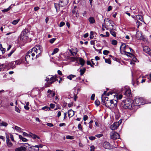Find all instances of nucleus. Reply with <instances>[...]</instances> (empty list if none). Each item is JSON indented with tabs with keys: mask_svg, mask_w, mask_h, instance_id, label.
Wrapping results in <instances>:
<instances>
[{
	"mask_svg": "<svg viewBox=\"0 0 151 151\" xmlns=\"http://www.w3.org/2000/svg\"><path fill=\"white\" fill-rule=\"evenodd\" d=\"M133 102L132 100L130 99H127L124 100L122 103V107L125 109H130L132 107V102Z\"/></svg>",
	"mask_w": 151,
	"mask_h": 151,
	"instance_id": "f257e3e1",
	"label": "nucleus"
},
{
	"mask_svg": "<svg viewBox=\"0 0 151 151\" xmlns=\"http://www.w3.org/2000/svg\"><path fill=\"white\" fill-rule=\"evenodd\" d=\"M106 107L111 108L116 107L117 106V101L116 100H110L103 104Z\"/></svg>",
	"mask_w": 151,
	"mask_h": 151,
	"instance_id": "f03ea898",
	"label": "nucleus"
},
{
	"mask_svg": "<svg viewBox=\"0 0 151 151\" xmlns=\"http://www.w3.org/2000/svg\"><path fill=\"white\" fill-rule=\"evenodd\" d=\"M57 76H51V77L49 78L46 77L45 80L47 82L45 84V87H47L50 86V85L53 82L57 81Z\"/></svg>",
	"mask_w": 151,
	"mask_h": 151,
	"instance_id": "7ed1b4c3",
	"label": "nucleus"
},
{
	"mask_svg": "<svg viewBox=\"0 0 151 151\" xmlns=\"http://www.w3.org/2000/svg\"><path fill=\"white\" fill-rule=\"evenodd\" d=\"M29 33L28 29H25L21 33L20 39L22 40L23 42L26 41L28 37V35Z\"/></svg>",
	"mask_w": 151,
	"mask_h": 151,
	"instance_id": "20e7f679",
	"label": "nucleus"
},
{
	"mask_svg": "<svg viewBox=\"0 0 151 151\" xmlns=\"http://www.w3.org/2000/svg\"><path fill=\"white\" fill-rule=\"evenodd\" d=\"M42 48L39 45H37L32 48L34 53L36 54V58H37L40 55L42 51Z\"/></svg>",
	"mask_w": 151,
	"mask_h": 151,
	"instance_id": "39448f33",
	"label": "nucleus"
},
{
	"mask_svg": "<svg viewBox=\"0 0 151 151\" xmlns=\"http://www.w3.org/2000/svg\"><path fill=\"white\" fill-rule=\"evenodd\" d=\"M145 104L144 100L143 98L141 97H136L134 99V104L137 106H139Z\"/></svg>",
	"mask_w": 151,
	"mask_h": 151,
	"instance_id": "423d86ee",
	"label": "nucleus"
},
{
	"mask_svg": "<svg viewBox=\"0 0 151 151\" xmlns=\"http://www.w3.org/2000/svg\"><path fill=\"white\" fill-rule=\"evenodd\" d=\"M111 139H116L120 138V135L117 133L115 132V131H113L110 134Z\"/></svg>",
	"mask_w": 151,
	"mask_h": 151,
	"instance_id": "0eeeda50",
	"label": "nucleus"
},
{
	"mask_svg": "<svg viewBox=\"0 0 151 151\" xmlns=\"http://www.w3.org/2000/svg\"><path fill=\"white\" fill-rule=\"evenodd\" d=\"M5 63V66H6V68L7 69H13L16 67V66L14 64L15 61H13L9 63L6 62Z\"/></svg>",
	"mask_w": 151,
	"mask_h": 151,
	"instance_id": "6e6552de",
	"label": "nucleus"
},
{
	"mask_svg": "<svg viewBox=\"0 0 151 151\" xmlns=\"http://www.w3.org/2000/svg\"><path fill=\"white\" fill-rule=\"evenodd\" d=\"M69 2V0H60L59 2V5L62 7L67 5Z\"/></svg>",
	"mask_w": 151,
	"mask_h": 151,
	"instance_id": "1a4fd4ad",
	"label": "nucleus"
},
{
	"mask_svg": "<svg viewBox=\"0 0 151 151\" xmlns=\"http://www.w3.org/2000/svg\"><path fill=\"white\" fill-rule=\"evenodd\" d=\"M120 124L119 122H115L110 126V128L113 131H114L115 129L117 128Z\"/></svg>",
	"mask_w": 151,
	"mask_h": 151,
	"instance_id": "9d476101",
	"label": "nucleus"
},
{
	"mask_svg": "<svg viewBox=\"0 0 151 151\" xmlns=\"http://www.w3.org/2000/svg\"><path fill=\"white\" fill-rule=\"evenodd\" d=\"M103 147L106 149H111L112 148V147L111 146L110 143L107 142H104L103 143Z\"/></svg>",
	"mask_w": 151,
	"mask_h": 151,
	"instance_id": "9b49d317",
	"label": "nucleus"
},
{
	"mask_svg": "<svg viewBox=\"0 0 151 151\" xmlns=\"http://www.w3.org/2000/svg\"><path fill=\"white\" fill-rule=\"evenodd\" d=\"M128 48H129L128 45H126L124 43H123L120 47V50L121 51L125 52L126 50H127Z\"/></svg>",
	"mask_w": 151,
	"mask_h": 151,
	"instance_id": "f8f14e48",
	"label": "nucleus"
},
{
	"mask_svg": "<svg viewBox=\"0 0 151 151\" xmlns=\"http://www.w3.org/2000/svg\"><path fill=\"white\" fill-rule=\"evenodd\" d=\"M143 50L146 53L151 56V49L147 46H145L143 47Z\"/></svg>",
	"mask_w": 151,
	"mask_h": 151,
	"instance_id": "ddd939ff",
	"label": "nucleus"
},
{
	"mask_svg": "<svg viewBox=\"0 0 151 151\" xmlns=\"http://www.w3.org/2000/svg\"><path fill=\"white\" fill-rule=\"evenodd\" d=\"M39 150V147L38 145H36L35 146L30 147L29 150V151H38Z\"/></svg>",
	"mask_w": 151,
	"mask_h": 151,
	"instance_id": "4468645a",
	"label": "nucleus"
},
{
	"mask_svg": "<svg viewBox=\"0 0 151 151\" xmlns=\"http://www.w3.org/2000/svg\"><path fill=\"white\" fill-rule=\"evenodd\" d=\"M102 99V104H104L106 101H109V98L107 97H104L103 95H102L101 97Z\"/></svg>",
	"mask_w": 151,
	"mask_h": 151,
	"instance_id": "2eb2a0df",
	"label": "nucleus"
},
{
	"mask_svg": "<svg viewBox=\"0 0 151 151\" xmlns=\"http://www.w3.org/2000/svg\"><path fill=\"white\" fill-rule=\"evenodd\" d=\"M27 54H29V55H30L31 58H33V57H34L35 55V53H34L33 50H32V49L29 50Z\"/></svg>",
	"mask_w": 151,
	"mask_h": 151,
	"instance_id": "dca6fc26",
	"label": "nucleus"
},
{
	"mask_svg": "<svg viewBox=\"0 0 151 151\" xmlns=\"http://www.w3.org/2000/svg\"><path fill=\"white\" fill-rule=\"evenodd\" d=\"M124 94L127 97H130L131 96V91L129 89L126 90L124 93Z\"/></svg>",
	"mask_w": 151,
	"mask_h": 151,
	"instance_id": "f3484780",
	"label": "nucleus"
},
{
	"mask_svg": "<svg viewBox=\"0 0 151 151\" xmlns=\"http://www.w3.org/2000/svg\"><path fill=\"white\" fill-rule=\"evenodd\" d=\"M74 115V111L72 109H70L68 111V115L69 118L72 117Z\"/></svg>",
	"mask_w": 151,
	"mask_h": 151,
	"instance_id": "a211bd4d",
	"label": "nucleus"
},
{
	"mask_svg": "<svg viewBox=\"0 0 151 151\" xmlns=\"http://www.w3.org/2000/svg\"><path fill=\"white\" fill-rule=\"evenodd\" d=\"M26 150V148L25 147L21 146L20 147L15 149V151H21L22 150L25 151Z\"/></svg>",
	"mask_w": 151,
	"mask_h": 151,
	"instance_id": "6ab92c4d",
	"label": "nucleus"
},
{
	"mask_svg": "<svg viewBox=\"0 0 151 151\" xmlns=\"http://www.w3.org/2000/svg\"><path fill=\"white\" fill-rule=\"evenodd\" d=\"M29 55L26 53L25 56V59L27 62H28L31 59L32 60L33 59V58H31L30 55Z\"/></svg>",
	"mask_w": 151,
	"mask_h": 151,
	"instance_id": "aec40b11",
	"label": "nucleus"
},
{
	"mask_svg": "<svg viewBox=\"0 0 151 151\" xmlns=\"http://www.w3.org/2000/svg\"><path fill=\"white\" fill-rule=\"evenodd\" d=\"M88 20L91 24H93L95 22L94 18L93 17H90L88 18Z\"/></svg>",
	"mask_w": 151,
	"mask_h": 151,
	"instance_id": "412c9836",
	"label": "nucleus"
},
{
	"mask_svg": "<svg viewBox=\"0 0 151 151\" xmlns=\"http://www.w3.org/2000/svg\"><path fill=\"white\" fill-rule=\"evenodd\" d=\"M29 135L32 137L34 139H35L36 138H37L38 139H40V137L39 136H37V135L35 134H33L31 133H30Z\"/></svg>",
	"mask_w": 151,
	"mask_h": 151,
	"instance_id": "4be33fe9",
	"label": "nucleus"
},
{
	"mask_svg": "<svg viewBox=\"0 0 151 151\" xmlns=\"http://www.w3.org/2000/svg\"><path fill=\"white\" fill-rule=\"evenodd\" d=\"M70 52L72 54V55H73V56L76 55L77 52L76 50H70Z\"/></svg>",
	"mask_w": 151,
	"mask_h": 151,
	"instance_id": "5701e85b",
	"label": "nucleus"
},
{
	"mask_svg": "<svg viewBox=\"0 0 151 151\" xmlns=\"http://www.w3.org/2000/svg\"><path fill=\"white\" fill-rule=\"evenodd\" d=\"M136 36L139 39H141L142 38V35L141 32L137 33L136 35Z\"/></svg>",
	"mask_w": 151,
	"mask_h": 151,
	"instance_id": "b1692460",
	"label": "nucleus"
},
{
	"mask_svg": "<svg viewBox=\"0 0 151 151\" xmlns=\"http://www.w3.org/2000/svg\"><path fill=\"white\" fill-rule=\"evenodd\" d=\"M79 61L80 64L82 66L84 65L85 63V61L82 58H80L79 59Z\"/></svg>",
	"mask_w": 151,
	"mask_h": 151,
	"instance_id": "393cba45",
	"label": "nucleus"
},
{
	"mask_svg": "<svg viewBox=\"0 0 151 151\" xmlns=\"http://www.w3.org/2000/svg\"><path fill=\"white\" fill-rule=\"evenodd\" d=\"M4 68H6L5 63L2 64L0 65V71L3 70Z\"/></svg>",
	"mask_w": 151,
	"mask_h": 151,
	"instance_id": "a878e982",
	"label": "nucleus"
},
{
	"mask_svg": "<svg viewBox=\"0 0 151 151\" xmlns=\"http://www.w3.org/2000/svg\"><path fill=\"white\" fill-rule=\"evenodd\" d=\"M86 69L85 68H83V69H81L80 70V75L82 76L85 72Z\"/></svg>",
	"mask_w": 151,
	"mask_h": 151,
	"instance_id": "bb28decb",
	"label": "nucleus"
},
{
	"mask_svg": "<svg viewBox=\"0 0 151 151\" xmlns=\"http://www.w3.org/2000/svg\"><path fill=\"white\" fill-rule=\"evenodd\" d=\"M8 125V124L4 122H2L1 123H0V126L6 127Z\"/></svg>",
	"mask_w": 151,
	"mask_h": 151,
	"instance_id": "cd10ccee",
	"label": "nucleus"
},
{
	"mask_svg": "<svg viewBox=\"0 0 151 151\" xmlns=\"http://www.w3.org/2000/svg\"><path fill=\"white\" fill-rule=\"evenodd\" d=\"M110 33L114 37H115L116 36V32L113 29L110 30Z\"/></svg>",
	"mask_w": 151,
	"mask_h": 151,
	"instance_id": "c85d7f7f",
	"label": "nucleus"
},
{
	"mask_svg": "<svg viewBox=\"0 0 151 151\" xmlns=\"http://www.w3.org/2000/svg\"><path fill=\"white\" fill-rule=\"evenodd\" d=\"M59 50V49L58 48H55L54 49L53 51L52 52V55H53L55 54L56 53L58 52Z\"/></svg>",
	"mask_w": 151,
	"mask_h": 151,
	"instance_id": "c756f323",
	"label": "nucleus"
},
{
	"mask_svg": "<svg viewBox=\"0 0 151 151\" xmlns=\"http://www.w3.org/2000/svg\"><path fill=\"white\" fill-rule=\"evenodd\" d=\"M76 77V76L74 75H70L69 76H68L67 78L70 80H72V78L75 77Z\"/></svg>",
	"mask_w": 151,
	"mask_h": 151,
	"instance_id": "7c9ffc66",
	"label": "nucleus"
},
{
	"mask_svg": "<svg viewBox=\"0 0 151 151\" xmlns=\"http://www.w3.org/2000/svg\"><path fill=\"white\" fill-rule=\"evenodd\" d=\"M136 17L139 20L142 21H143V17L142 16L140 15H137L136 16Z\"/></svg>",
	"mask_w": 151,
	"mask_h": 151,
	"instance_id": "2f4dec72",
	"label": "nucleus"
},
{
	"mask_svg": "<svg viewBox=\"0 0 151 151\" xmlns=\"http://www.w3.org/2000/svg\"><path fill=\"white\" fill-rule=\"evenodd\" d=\"M114 97H116L117 100L121 99L122 97V95H120L119 96L118 95H114Z\"/></svg>",
	"mask_w": 151,
	"mask_h": 151,
	"instance_id": "473e14b6",
	"label": "nucleus"
},
{
	"mask_svg": "<svg viewBox=\"0 0 151 151\" xmlns=\"http://www.w3.org/2000/svg\"><path fill=\"white\" fill-rule=\"evenodd\" d=\"M105 62L106 63H108L109 64H111V61L110 59L105 58Z\"/></svg>",
	"mask_w": 151,
	"mask_h": 151,
	"instance_id": "72a5a7b5",
	"label": "nucleus"
},
{
	"mask_svg": "<svg viewBox=\"0 0 151 151\" xmlns=\"http://www.w3.org/2000/svg\"><path fill=\"white\" fill-rule=\"evenodd\" d=\"M54 5L56 9V12H58L59 11V9L58 8L59 5L58 4L55 3Z\"/></svg>",
	"mask_w": 151,
	"mask_h": 151,
	"instance_id": "f704fd0d",
	"label": "nucleus"
},
{
	"mask_svg": "<svg viewBox=\"0 0 151 151\" xmlns=\"http://www.w3.org/2000/svg\"><path fill=\"white\" fill-rule=\"evenodd\" d=\"M15 61L14 64H15V66L16 65H20L21 63H22L21 61L20 60H16V61Z\"/></svg>",
	"mask_w": 151,
	"mask_h": 151,
	"instance_id": "c9c22d12",
	"label": "nucleus"
},
{
	"mask_svg": "<svg viewBox=\"0 0 151 151\" xmlns=\"http://www.w3.org/2000/svg\"><path fill=\"white\" fill-rule=\"evenodd\" d=\"M125 53H127L129 54V56L130 57H132V56H133V55L129 52V49H127V50H126V52H124Z\"/></svg>",
	"mask_w": 151,
	"mask_h": 151,
	"instance_id": "e433bc0d",
	"label": "nucleus"
},
{
	"mask_svg": "<svg viewBox=\"0 0 151 151\" xmlns=\"http://www.w3.org/2000/svg\"><path fill=\"white\" fill-rule=\"evenodd\" d=\"M6 143L7 145L9 147H11L12 145V144L10 141V140H9L8 142H6Z\"/></svg>",
	"mask_w": 151,
	"mask_h": 151,
	"instance_id": "4c0bfd02",
	"label": "nucleus"
},
{
	"mask_svg": "<svg viewBox=\"0 0 151 151\" xmlns=\"http://www.w3.org/2000/svg\"><path fill=\"white\" fill-rule=\"evenodd\" d=\"M11 9L10 6H9L8 8L4 9L2 10L3 12H5L8 11Z\"/></svg>",
	"mask_w": 151,
	"mask_h": 151,
	"instance_id": "58836bf2",
	"label": "nucleus"
},
{
	"mask_svg": "<svg viewBox=\"0 0 151 151\" xmlns=\"http://www.w3.org/2000/svg\"><path fill=\"white\" fill-rule=\"evenodd\" d=\"M66 138L67 139H74V137L73 136L68 135L66 136Z\"/></svg>",
	"mask_w": 151,
	"mask_h": 151,
	"instance_id": "ea45409f",
	"label": "nucleus"
},
{
	"mask_svg": "<svg viewBox=\"0 0 151 151\" xmlns=\"http://www.w3.org/2000/svg\"><path fill=\"white\" fill-rule=\"evenodd\" d=\"M117 43V41L115 40H113L111 41V44L114 45H116Z\"/></svg>",
	"mask_w": 151,
	"mask_h": 151,
	"instance_id": "a19ab883",
	"label": "nucleus"
},
{
	"mask_svg": "<svg viewBox=\"0 0 151 151\" xmlns=\"http://www.w3.org/2000/svg\"><path fill=\"white\" fill-rule=\"evenodd\" d=\"M14 50H12L7 55L8 57H10V56H11L12 55L14 52Z\"/></svg>",
	"mask_w": 151,
	"mask_h": 151,
	"instance_id": "79ce46f5",
	"label": "nucleus"
},
{
	"mask_svg": "<svg viewBox=\"0 0 151 151\" xmlns=\"http://www.w3.org/2000/svg\"><path fill=\"white\" fill-rule=\"evenodd\" d=\"M93 31H91L90 33V37L91 39H93L94 37L93 36Z\"/></svg>",
	"mask_w": 151,
	"mask_h": 151,
	"instance_id": "37998d69",
	"label": "nucleus"
},
{
	"mask_svg": "<svg viewBox=\"0 0 151 151\" xmlns=\"http://www.w3.org/2000/svg\"><path fill=\"white\" fill-rule=\"evenodd\" d=\"M19 21V19H16L15 20L13 21L12 22V23L14 25L16 24L17 23H18Z\"/></svg>",
	"mask_w": 151,
	"mask_h": 151,
	"instance_id": "c03bdc74",
	"label": "nucleus"
},
{
	"mask_svg": "<svg viewBox=\"0 0 151 151\" xmlns=\"http://www.w3.org/2000/svg\"><path fill=\"white\" fill-rule=\"evenodd\" d=\"M78 127L79 130H80L81 131H82V127L81 124H78Z\"/></svg>",
	"mask_w": 151,
	"mask_h": 151,
	"instance_id": "a18cd8bd",
	"label": "nucleus"
},
{
	"mask_svg": "<svg viewBox=\"0 0 151 151\" xmlns=\"http://www.w3.org/2000/svg\"><path fill=\"white\" fill-rule=\"evenodd\" d=\"M50 109L49 107H48L47 106H44V107H43L42 108V109L43 110H45L46 111H47L48 110H49Z\"/></svg>",
	"mask_w": 151,
	"mask_h": 151,
	"instance_id": "49530a36",
	"label": "nucleus"
},
{
	"mask_svg": "<svg viewBox=\"0 0 151 151\" xmlns=\"http://www.w3.org/2000/svg\"><path fill=\"white\" fill-rule=\"evenodd\" d=\"M110 52L109 51L107 50H104L103 52V53L104 55H107Z\"/></svg>",
	"mask_w": 151,
	"mask_h": 151,
	"instance_id": "de8ad7c7",
	"label": "nucleus"
},
{
	"mask_svg": "<svg viewBox=\"0 0 151 151\" xmlns=\"http://www.w3.org/2000/svg\"><path fill=\"white\" fill-rule=\"evenodd\" d=\"M56 39V38H52L50 40V42L51 43H53L54 42Z\"/></svg>",
	"mask_w": 151,
	"mask_h": 151,
	"instance_id": "09e8293b",
	"label": "nucleus"
},
{
	"mask_svg": "<svg viewBox=\"0 0 151 151\" xmlns=\"http://www.w3.org/2000/svg\"><path fill=\"white\" fill-rule=\"evenodd\" d=\"M65 24V23L64 22H61L60 23L59 26L60 27H61L63 26Z\"/></svg>",
	"mask_w": 151,
	"mask_h": 151,
	"instance_id": "8fccbe9b",
	"label": "nucleus"
},
{
	"mask_svg": "<svg viewBox=\"0 0 151 151\" xmlns=\"http://www.w3.org/2000/svg\"><path fill=\"white\" fill-rule=\"evenodd\" d=\"M95 104L96 105L99 106L100 105V102L98 100H97L95 101Z\"/></svg>",
	"mask_w": 151,
	"mask_h": 151,
	"instance_id": "3c124183",
	"label": "nucleus"
},
{
	"mask_svg": "<svg viewBox=\"0 0 151 151\" xmlns=\"http://www.w3.org/2000/svg\"><path fill=\"white\" fill-rule=\"evenodd\" d=\"M95 96V94H93L91 97V100H94V99Z\"/></svg>",
	"mask_w": 151,
	"mask_h": 151,
	"instance_id": "603ef678",
	"label": "nucleus"
},
{
	"mask_svg": "<svg viewBox=\"0 0 151 151\" xmlns=\"http://www.w3.org/2000/svg\"><path fill=\"white\" fill-rule=\"evenodd\" d=\"M88 118V117L86 115L84 116L83 119L84 121L86 120Z\"/></svg>",
	"mask_w": 151,
	"mask_h": 151,
	"instance_id": "864d4df0",
	"label": "nucleus"
},
{
	"mask_svg": "<svg viewBox=\"0 0 151 151\" xmlns=\"http://www.w3.org/2000/svg\"><path fill=\"white\" fill-rule=\"evenodd\" d=\"M89 139L91 140H94L96 139V138L95 137L91 136L89 137Z\"/></svg>",
	"mask_w": 151,
	"mask_h": 151,
	"instance_id": "5fc2aeb1",
	"label": "nucleus"
},
{
	"mask_svg": "<svg viewBox=\"0 0 151 151\" xmlns=\"http://www.w3.org/2000/svg\"><path fill=\"white\" fill-rule=\"evenodd\" d=\"M47 125L50 127H52L53 126L52 124L50 123H48L47 124Z\"/></svg>",
	"mask_w": 151,
	"mask_h": 151,
	"instance_id": "6e6d98bb",
	"label": "nucleus"
},
{
	"mask_svg": "<svg viewBox=\"0 0 151 151\" xmlns=\"http://www.w3.org/2000/svg\"><path fill=\"white\" fill-rule=\"evenodd\" d=\"M77 79L78 80V81L79 82H82L84 81V80H83V79H81L80 77H78V78H77Z\"/></svg>",
	"mask_w": 151,
	"mask_h": 151,
	"instance_id": "4d7b16f0",
	"label": "nucleus"
},
{
	"mask_svg": "<svg viewBox=\"0 0 151 151\" xmlns=\"http://www.w3.org/2000/svg\"><path fill=\"white\" fill-rule=\"evenodd\" d=\"M103 136V134H96L95 135V137L98 138H100L101 137Z\"/></svg>",
	"mask_w": 151,
	"mask_h": 151,
	"instance_id": "13d9d810",
	"label": "nucleus"
},
{
	"mask_svg": "<svg viewBox=\"0 0 151 151\" xmlns=\"http://www.w3.org/2000/svg\"><path fill=\"white\" fill-rule=\"evenodd\" d=\"M0 50L2 51L3 53H4L5 52V49L3 48L2 47V48H0Z\"/></svg>",
	"mask_w": 151,
	"mask_h": 151,
	"instance_id": "bf43d9fd",
	"label": "nucleus"
},
{
	"mask_svg": "<svg viewBox=\"0 0 151 151\" xmlns=\"http://www.w3.org/2000/svg\"><path fill=\"white\" fill-rule=\"evenodd\" d=\"M14 128L16 130H18V131H19V130H20L21 129L20 128L17 126H15Z\"/></svg>",
	"mask_w": 151,
	"mask_h": 151,
	"instance_id": "052dcab7",
	"label": "nucleus"
},
{
	"mask_svg": "<svg viewBox=\"0 0 151 151\" xmlns=\"http://www.w3.org/2000/svg\"><path fill=\"white\" fill-rule=\"evenodd\" d=\"M55 104H51L50 105V107L52 109H53L55 107Z\"/></svg>",
	"mask_w": 151,
	"mask_h": 151,
	"instance_id": "680f3d73",
	"label": "nucleus"
},
{
	"mask_svg": "<svg viewBox=\"0 0 151 151\" xmlns=\"http://www.w3.org/2000/svg\"><path fill=\"white\" fill-rule=\"evenodd\" d=\"M109 22L110 24H111V26L112 27H113L114 25L113 24H114L113 23V22L111 20H109Z\"/></svg>",
	"mask_w": 151,
	"mask_h": 151,
	"instance_id": "e2e57ef3",
	"label": "nucleus"
},
{
	"mask_svg": "<svg viewBox=\"0 0 151 151\" xmlns=\"http://www.w3.org/2000/svg\"><path fill=\"white\" fill-rule=\"evenodd\" d=\"M86 14L87 12L86 11H84L82 13L83 16L84 17L86 16Z\"/></svg>",
	"mask_w": 151,
	"mask_h": 151,
	"instance_id": "0e129e2a",
	"label": "nucleus"
},
{
	"mask_svg": "<svg viewBox=\"0 0 151 151\" xmlns=\"http://www.w3.org/2000/svg\"><path fill=\"white\" fill-rule=\"evenodd\" d=\"M78 98V97L76 94H74V101H76V100Z\"/></svg>",
	"mask_w": 151,
	"mask_h": 151,
	"instance_id": "69168bd1",
	"label": "nucleus"
},
{
	"mask_svg": "<svg viewBox=\"0 0 151 151\" xmlns=\"http://www.w3.org/2000/svg\"><path fill=\"white\" fill-rule=\"evenodd\" d=\"M91 151H94V147L93 146H92L91 147Z\"/></svg>",
	"mask_w": 151,
	"mask_h": 151,
	"instance_id": "338daca9",
	"label": "nucleus"
},
{
	"mask_svg": "<svg viewBox=\"0 0 151 151\" xmlns=\"http://www.w3.org/2000/svg\"><path fill=\"white\" fill-rule=\"evenodd\" d=\"M24 109L26 110H28L29 109V107L28 106L25 105L24 106Z\"/></svg>",
	"mask_w": 151,
	"mask_h": 151,
	"instance_id": "774afa93",
	"label": "nucleus"
}]
</instances>
